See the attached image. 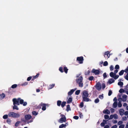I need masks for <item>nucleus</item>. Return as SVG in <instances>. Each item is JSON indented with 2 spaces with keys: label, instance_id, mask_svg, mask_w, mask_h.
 Instances as JSON below:
<instances>
[{
  "label": "nucleus",
  "instance_id": "f8f14e48",
  "mask_svg": "<svg viewBox=\"0 0 128 128\" xmlns=\"http://www.w3.org/2000/svg\"><path fill=\"white\" fill-rule=\"evenodd\" d=\"M92 72L94 73L95 74L97 75L99 74L100 71L98 70L93 69L92 71Z\"/></svg>",
  "mask_w": 128,
  "mask_h": 128
},
{
  "label": "nucleus",
  "instance_id": "052dcab7",
  "mask_svg": "<svg viewBox=\"0 0 128 128\" xmlns=\"http://www.w3.org/2000/svg\"><path fill=\"white\" fill-rule=\"evenodd\" d=\"M124 72L126 73L128 72V67H127V68L125 70Z\"/></svg>",
  "mask_w": 128,
  "mask_h": 128
},
{
  "label": "nucleus",
  "instance_id": "9b49d317",
  "mask_svg": "<svg viewBox=\"0 0 128 128\" xmlns=\"http://www.w3.org/2000/svg\"><path fill=\"white\" fill-rule=\"evenodd\" d=\"M96 89L98 90H101L102 88L101 84L99 82H98L96 85Z\"/></svg>",
  "mask_w": 128,
  "mask_h": 128
},
{
  "label": "nucleus",
  "instance_id": "423d86ee",
  "mask_svg": "<svg viewBox=\"0 0 128 128\" xmlns=\"http://www.w3.org/2000/svg\"><path fill=\"white\" fill-rule=\"evenodd\" d=\"M40 105L42 107V110H46V106H49L48 105V104H44L42 103H41Z\"/></svg>",
  "mask_w": 128,
  "mask_h": 128
},
{
  "label": "nucleus",
  "instance_id": "864d4df0",
  "mask_svg": "<svg viewBox=\"0 0 128 128\" xmlns=\"http://www.w3.org/2000/svg\"><path fill=\"white\" fill-rule=\"evenodd\" d=\"M94 78L93 76H91L89 78V79L90 80H92Z\"/></svg>",
  "mask_w": 128,
  "mask_h": 128
},
{
  "label": "nucleus",
  "instance_id": "1a4fd4ad",
  "mask_svg": "<svg viewBox=\"0 0 128 128\" xmlns=\"http://www.w3.org/2000/svg\"><path fill=\"white\" fill-rule=\"evenodd\" d=\"M77 60L78 62L80 64L82 63V61L83 60V57L82 56L78 57L77 58Z\"/></svg>",
  "mask_w": 128,
  "mask_h": 128
},
{
  "label": "nucleus",
  "instance_id": "5701e85b",
  "mask_svg": "<svg viewBox=\"0 0 128 128\" xmlns=\"http://www.w3.org/2000/svg\"><path fill=\"white\" fill-rule=\"evenodd\" d=\"M13 108L14 110L16 109L17 110H18L19 109L18 106L16 105L15 104L14 105V106L13 107Z\"/></svg>",
  "mask_w": 128,
  "mask_h": 128
},
{
  "label": "nucleus",
  "instance_id": "a18cd8bd",
  "mask_svg": "<svg viewBox=\"0 0 128 128\" xmlns=\"http://www.w3.org/2000/svg\"><path fill=\"white\" fill-rule=\"evenodd\" d=\"M110 70L111 71H112L113 70L114 68L113 66L112 65H111L110 66Z\"/></svg>",
  "mask_w": 128,
  "mask_h": 128
},
{
  "label": "nucleus",
  "instance_id": "4d7b16f0",
  "mask_svg": "<svg viewBox=\"0 0 128 128\" xmlns=\"http://www.w3.org/2000/svg\"><path fill=\"white\" fill-rule=\"evenodd\" d=\"M112 93V92L111 90H110L109 91L108 93V95L109 96H110Z\"/></svg>",
  "mask_w": 128,
  "mask_h": 128
},
{
  "label": "nucleus",
  "instance_id": "72a5a7b5",
  "mask_svg": "<svg viewBox=\"0 0 128 128\" xmlns=\"http://www.w3.org/2000/svg\"><path fill=\"white\" fill-rule=\"evenodd\" d=\"M28 84V82H25L24 83L21 84V85L22 86H26Z\"/></svg>",
  "mask_w": 128,
  "mask_h": 128
},
{
  "label": "nucleus",
  "instance_id": "39448f33",
  "mask_svg": "<svg viewBox=\"0 0 128 128\" xmlns=\"http://www.w3.org/2000/svg\"><path fill=\"white\" fill-rule=\"evenodd\" d=\"M13 102V104H17L18 105H20L19 104V98L18 99L14 98L12 100Z\"/></svg>",
  "mask_w": 128,
  "mask_h": 128
},
{
  "label": "nucleus",
  "instance_id": "680f3d73",
  "mask_svg": "<svg viewBox=\"0 0 128 128\" xmlns=\"http://www.w3.org/2000/svg\"><path fill=\"white\" fill-rule=\"evenodd\" d=\"M117 126L116 125H114V126H112V127L111 128H117Z\"/></svg>",
  "mask_w": 128,
  "mask_h": 128
},
{
  "label": "nucleus",
  "instance_id": "4468645a",
  "mask_svg": "<svg viewBox=\"0 0 128 128\" xmlns=\"http://www.w3.org/2000/svg\"><path fill=\"white\" fill-rule=\"evenodd\" d=\"M76 89V88H75L74 89H72L70 91L68 92V95H71L72 94L73 92Z\"/></svg>",
  "mask_w": 128,
  "mask_h": 128
},
{
  "label": "nucleus",
  "instance_id": "20e7f679",
  "mask_svg": "<svg viewBox=\"0 0 128 128\" xmlns=\"http://www.w3.org/2000/svg\"><path fill=\"white\" fill-rule=\"evenodd\" d=\"M110 75L111 77L114 78L115 79H117L119 77L118 75H116V74L112 72L110 73Z\"/></svg>",
  "mask_w": 128,
  "mask_h": 128
},
{
  "label": "nucleus",
  "instance_id": "412c9836",
  "mask_svg": "<svg viewBox=\"0 0 128 128\" xmlns=\"http://www.w3.org/2000/svg\"><path fill=\"white\" fill-rule=\"evenodd\" d=\"M72 101V98H70L68 99L67 102L69 104L71 103Z\"/></svg>",
  "mask_w": 128,
  "mask_h": 128
},
{
  "label": "nucleus",
  "instance_id": "dca6fc26",
  "mask_svg": "<svg viewBox=\"0 0 128 128\" xmlns=\"http://www.w3.org/2000/svg\"><path fill=\"white\" fill-rule=\"evenodd\" d=\"M32 118V116L30 115H26L25 116L24 118L26 120H28Z\"/></svg>",
  "mask_w": 128,
  "mask_h": 128
},
{
  "label": "nucleus",
  "instance_id": "13d9d810",
  "mask_svg": "<svg viewBox=\"0 0 128 128\" xmlns=\"http://www.w3.org/2000/svg\"><path fill=\"white\" fill-rule=\"evenodd\" d=\"M59 70L62 72H63V71L62 70V67H60L59 68Z\"/></svg>",
  "mask_w": 128,
  "mask_h": 128
},
{
  "label": "nucleus",
  "instance_id": "b1692460",
  "mask_svg": "<svg viewBox=\"0 0 128 128\" xmlns=\"http://www.w3.org/2000/svg\"><path fill=\"white\" fill-rule=\"evenodd\" d=\"M117 104L116 102H115L113 104V107L115 108L117 106Z\"/></svg>",
  "mask_w": 128,
  "mask_h": 128
},
{
  "label": "nucleus",
  "instance_id": "5fc2aeb1",
  "mask_svg": "<svg viewBox=\"0 0 128 128\" xmlns=\"http://www.w3.org/2000/svg\"><path fill=\"white\" fill-rule=\"evenodd\" d=\"M73 118L75 119L78 120V119L79 117L78 116H74Z\"/></svg>",
  "mask_w": 128,
  "mask_h": 128
},
{
  "label": "nucleus",
  "instance_id": "09e8293b",
  "mask_svg": "<svg viewBox=\"0 0 128 128\" xmlns=\"http://www.w3.org/2000/svg\"><path fill=\"white\" fill-rule=\"evenodd\" d=\"M120 68L119 66L118 65H116L115 67V68L116 69H119Z\"/></svg>",
  "mask_w": 128,
  "mask_h": 128
},
{
  "label": "nucleus",
  "instance_id": "9d476101",
  "mask_svg": "<svg viewBox=\"0 0 128 128\" xmlns=\"http://www.w3.org/2000/svg\"><path fill=\"white\" fill-rule=\"evenodd\" d=\"M109 54V52L108 51L104 53V56L106 60L108 59L109 58L110 55Z\"/></svg>",
  "mask_w": 128,
  "mask_h": 128
},
{
  "label": "nucleus",
  "instance_id": "473e14b6",
  "mask_svg": "<svg viewBox=\"0 0 128 128\" xmlns=\"http://www.w3.org/2000/svg\"><path fill=\"white\" fill-rule=\"evenodd\" d=\"M118 85L122 86L123 85V82H118Z\"/></svg>",
  "mask_w": 128,
  "mask_h": 128
},
{
  "label": "nucleus",
  "instance_id": "7ed1b4c3",
  "mask_svg": "<svg viewBox=\"0 0 128 128\" xmlns=\"http://www.w3.org/2000/svg\"><path fill=\"white\" fill-rule=\"evenodd\" d=\"M61 118L58 120V122L60 123H62L63 122H65L66 121V118L65 116L63 114H61Z\"/></svg>",
  "mask_w": 128,
  "mask_h": 128
},
{
  "label": "nucleus",
  "instance_id": "a211bd4d",
  "mask_svg": "<svg viewBox=\"0 0 128 128\" xmlns=\"http://www.w3.org/2000/svg\"><path fill=\"white\" fill-rule=\"evenodd\" d=\"M119 112L121 115H122L124 114V110L122 109H120L119 110Z\"/></svg>",
  "mask_w": 128,
  "mask_h": 128
},
{
  "label": "nucleus",
  "instance_id": "79ce46f5",
  "mask_svg": "<svg viewBox=\"0 0 128 128\" xmlns=\"http://www.w3.org/2000/svg\"><path fill=\"white\" fill-rule=\"evenodd\" d=\"M123 123V122L122 121H119L118 123V125H120L122 124Z\"/></svg>",
  "mask_w": 128,
  "mask_h": 128
},
{
  "label": "nucleus",
  "instance_id": "393cba45",
  "mask_svg": "<svg viewBox=\"0 0 128 128\" xmlns=\"http://www.w3.org/2000/svg\"><path fill=\"white\" fill-rule=\"evenodd\" d=\"M124 72V70H121L120 71V72L119 73V75L120 76H121L123 74Z\"/></svg>",
  "mask_w": 128,
  "mask_h": 128
},
{
  "label": "nucleus",
  "instance_id": "c756f323",
  "mask_svg": "<svg viewBox=\"0 0 128 128\" xmlns=\"http://www.w3.org/2000/svg\"><path fill=\"white\" fill-rule=\"evenodd\" d=\"M127 118L126 116H124L122 117V121H125L126 120Z\"/></svg>",
  "mask_w": 128,
  "mask_h": 128
},
{
  "label": "nucleus",
  "instance_id": "bf43d9fd",
  "mask_svg": "<svg viewBox=\"0 0 128 128\" xmlns=\"http://www.w3.org/2000/svg\"><path fill=\"white\" fill-rule=\"evenodd\" d=\"M110 111L112 113H113L114 111V109L113 108H111L110 109Z\"/></svg>",
  "mask_w": 128,
  "mask_h": 128
},
{
  "label": "nucleus",
  "instance_id": "c03bdc74",
  "mask_svg": "<svg viewBox=\"0 0 128 128\" xmlns=\"http://www.w3.org/2000/svg\"><path fill=\"white\" fill-rule=\"evenodd\" d=\"M61 103V101L60 100L58 101L57 102V105L58 106H60Z\"/></svg>",
  "mask_w": 128,
  "mask_h": 128
},
{
  "label": "nucleus",
  "instance_id": "37998d69",
  "mask_svg": "<svg viewBox=\"0 0 128 128\" xmlns=\"http://www.w3.org/2000/svg\"><path fill=\"white\" fill-rule=\"evenodd\" d=\"M79 84V86L80 87H82L83 86V84L82 82H80V83H78Z\"/></svg>",
  "mask_w": 128,
  "mask_h": 128
},
{
  "label": "nucleus",
  "instance_id": "e2e57ef3",
  "mask_svg": "<svg viewBox=\"0 0 128 128\" xmlns=\"http://www.w3.org/2000/svg\"><path fill=\"white\" fill-rule=\"evenodd\" d=\"M124 114L126 116L128 114V111H126L124 113Z\"/></svg>",
  "mask_w": 128,
  "mask_h": 128
},
{
  "label": "nucleus",
  "instance_id": "a878e982",
  "mask_svg": "<svg viewBox=\"0 0 128 128\" xmlns=\"http://www.w3.org/2000/svg\"><path fill=\"white\" fill-rule=\"evenodd\" d=\"M54 84H52L50 85L49 86V89H51L54 86Z\"/></svg>",
  "mask_w": 128,
  "mask_h": 128
},
{
  "label": "nucleus",
  "instance_id": "8fccbe9b",
  "mask_svg": "<svg viewBox=\"0 0 128 128\" xmlns=\"http://www.w3.org/2000/svg\"><path fill=\"white\" fill-rule=\"evenodd\" d=\"M17 86V84H14L12 85V88H16Z\"/></svg>",
  "mask_w": 128,
  "mask_h": 128
},
{
  "label": "nucleus",
  "instance_id": "338daca9",
  "mask_svg": "<svg viewBox=\"0 0 128 128\" xmlns=\"http://www.w3.org/2000/svg\"><path fill=\"white\" fill-rule=\"evenodd\" d=\"M31 77H28L27 79V80L28 81H30L31 80Z\"/></svg>",
  "mask_w": 128,
  "mask_h": 128
},
{
  "label": "nucleus",
  "instance_id": "4be33fe9",
  "mask_svg": "<svg viewBox=\"0 0 128 128\" xmlns=\"http://www.w3.org/2000/svg\"><path fill=\"white\" fill-rule=\"evenodd\" d=\"M5 97V95L4 94H2L1 95L0 94V99L2 100Z\"/></svg>",
  "mask_w": 128,
  "mask_h": 128
},
{
  "label": "nucleus",
  "instance_id": "2eb2a0df",
  "mask_svg": "<svg viewBox=\"0 0 128 128\" xmlns=\"http://www.w3.org/2000/svg\"><path fill=\"white\" fill-rule=\"evenodd\" d=\"M14 112H11L9 113L8 114V116L14 118Z\"/></svg>",
  "mask_w": 128,
  "mask_h": 128
},
{
  "label": "nucleus",
  "instance_id": "49530a36",
  "mask_svg": "<svg viewBox=\"0 0 128 128\" xmlns=\"http://www.w3.org/2000/svg\"><path fill=\"white\" fill-rule=\"evenodd\" d=\"M104 118L105 119H108L109 118V116L107 115H105L104 116Z\"/></svg>",
  "mask_w": 128,
  "mask_h": 128
},
{
  "label": "nucleus",
  "instance_id": "69168bd1",
  "mask_svg": "<svg viewBox=\"0 0 128 128\" xmlns=\"http://www.w3.org/2000/svg\"><path fill=\"white\" fill-rule=\"evenodd\" d=\"M80 106L82 108L83 106V102H82L80 104Z\"/></svg>",
  "mask_w": 128,
  "mask_h": 128
},
{
  "label": "nucleus",
  "instance_id": "ddd939ff",
  "mask_svg": "<svg viewBox=\"0 0 128 128\" xmlns=\"http://www.w3.org/2000/svg\"><path fill=\"white\" fill-rule=\"evenodd\" d=\"M82 78L81 76H80L78 78L76 79V82L78 83H80L82 82Z\"/></svg>",
  "mask_w": 128,
  "mask_h": 128
},
{
  "label": "nucleus",
  "instance_id": "7c9ffc66",
  "mask_svg": "<svg viewBox=\"0 0 128 128\" xmlns=\"http://www.w3.org/2000/svg\"><path fill=\"white\" fill-rule=\"evenodd\" d=\"M8 114H5L3 116V118L4 119H6L8 117Z\"/></svg>",
  "mask_w": 128,
  "mask_h": 128
},
{
  "label": "nucleus",
  "instance_id": "3c124183",
  "mask_svg": "<svg viewBox=\"0 0 128 128\" xmlns=\"http://www.w3.org/2000/svg\"><path fill=\"white\" fill-rule=\"evenodd\" d=\"M20 123V122L19 121H18V122H16V123L15 124V126H18Z\"/></svg>",
  "mask_w": 128,
  "mask_h": 128
},
{
  "label": "nucleus",
  "instance_id": "774afa93",
  "mask_svg": "<svg viewBox=\"0 0 128 128\" xmlns=\"http://www.w3.org/2000/svg\"><path fill=\"white\" fill-rule=\"evenodd\" d=\"M104 128H109V126L108 125H106L104 127Z\"/></svg>",
  "mask_w": 128,
  "mask_h": 128
},
{
  "label": "nucleus",
  "instance_id": "f704fd0d",
  "mask_svg": "<svg viewBox=\"0 0 128 128\" xmlns=\"http://www.w3.org/2000/svg\"><path fill=\"white\" fill-rule=\"evenodd\" d=\"M64 70L66 74L67 73V71L68 70V69H67V68L66 67H65L64 68Z\"/></svg>",
  "mask_w": 128,
  "mask_h": 128
},
{
  "label": "nucleus",
  "instance_id": "6e6d98bb",
  "mask_svg": "<svg viewBox=\"0 0 128 128\" xmlns=\"http://www.w3.org/2000/svg\"><path fill=\"white\" fill-rule=\"evenodd\" d=\"M127 80H128V73L127 74L126 76L124 77Z\"/></svg>",
  "mask_w": 128,
  "mask_h": 128
},
{
  "label": "nucleus",
  "instance_id": "f257e3e1",
  "mask_svg": "<svg viewBox=\"0 0 128 128\" xmlns=\"http://www.w3.org/2000/svg\"><path fill=\"white\" fill-rule=\"evenodd\" d=\"M88 96V94L87 91L84 90L83 92L82 97L84 101L88 102L89 101V99L87 98Z\"/></svg>",
  "mask_w": 128,
  "mask_h": 128
},
{
  "label": "nucleus",
  "instance_id": "cd10ccee",
  "mask_svg": "<svg viewBox=\"0 0 128 128\" xmlns=\"http://www.w3.org/2000/svg\"><path fill=\"white\" fill-rule=\"evenodd\" d=\"M80 90H76L75 92V94L76 95H78L80 93Z\"/></svg>",
  "mask_w": 128,
  "mask_h": 128
},
{
  "label": "nucleus",
  "instance_id": "f3484780",
  "mask_svg": "<svg viewBox=\"0 0 128 128\" xmlns=\"http://www.w3.org/2000/svg\"><path fill=\"white\" fill-rule=\"evenodd\" d=\"M20 116V114L19 113H16L14 112V118H18Z\"/></svg>",
  "mask_w": 128,
  "mask_h": 128
},
{
  "label": "nucleus",
  "instance_id": "2f4dec72",
  "mask_svg": "<svg viewBox=\"0 0 128 128\" xmlns=\"http://www.w3.org/2000/svg\"><path fill=\"white\" fill-rule=\"evenodd\" d=\"M39 74H38L36 76H33V77H34L33 79L34 80V79L38 78V77L39 76Z\"/></svg>",
  "mask_w": 128,
  "mask_h": 128
},
{
  "label": "nucleus",
  "instance_id": "e433bc0d",
  "mask_svg": "<svg viewBox=\"0 0 128 128\" xmlns=\"http://www.w3.org/2000/svg\"><path fill=\"white\" fill-rule=\"evenodd\" d=\"M108 63L107 61H106L104 62V64H103V65L104 66H108Z\"/></svg>",
  "mask_w": 128,
  "mask_h": 128
},
{
  "label": "nucleus",
  "instance_id": "6ab92c4d",
  "mask_svg": "<svg viewBox=\"0 0 128 128\" xmlns=\"http://www.w3.org/2000/svg\"><path fill=\"white\" fill-rule=\"evenodd\" d=\"M103 112L105 114H109L110 113V112L108 110L106 109L104 110Z\"/></svg>",
  "mask_w": 128,
  "mask_h": 128
},
{
  "label": "nucleus",
  "instance_id": "bb28decb",
  "mask_svg": "<svg viewBox=\"0 0 128 128\" xmlns=\"http://www.w3.org/2000/svg\"><path fill=\"white\" fill-rule=\"evenodd\" d=\"M66 125L64 124H62L59 126V128H62L64 127H66Z\"/></svg>",
  "mask_w": 128,
  "mask_h": 128
},
{
  "label": "nucleus",
  "instance_id": "603ef678",
  "mask_svg": "<svg viewBox=\"0 0 128 128\" xmlns=\"http://www.w3.org/2000/svg\"><path fill=\"white\" fill-rule=\"evenodd\" d=\"M99 99L97 98L95 100L94 102L96 103H98L99 102Z\"/></svg>",
  "mask_w": 128,
  "mask_h": 128
},
{
  "label": "nucleus",
  "instance_id": "a19ab883",
  "mask_svg": "<svg viewBox=\"0 0 128 128\" xmlns=\"http://www.w3.org/2000/svg\"><path fill=\"white\" fill-rule=\"evenodd\" d=\"M119 102L118 104V106L119 107H120L122 106V104L121 103V101L120 100V101H119Z\"/></svg>",
  "mask_w": 128,
  "mask_h": 128
},
{
  "label": "nucleus",
  "instance_id": "0eeeda50",
  "mask_svg": "<svg viewBox=\"0 0 128 128\" xmlns=\"http://www.w3.org/2000/svg\"><path fill=\"white\" fill-rule=\"evenodd\" d=\"M113 118H114L115 119H117L118 118V116L116 114L111 115L110 116L109 119L111 120Z\"/></svg>",
  "mask_w": 128,
  "mask_h": 128
},
{
  "label": "nucleus",
  "instance_id": "de8ad7c7",
  "mask_svg": "<svg viewBox=\"0 0 128 128\" xmlns=\"http://www.w3.org/2000/svg\"><path fill=\"white\" fill-rule=\"evenodd\" d=\"M32 114L33 115L36 116L37 115L38 113L36 111H34L32 112Z\"/></svg>",
  "mask_w": 128,
  "mask_h": 128
},
{
  "label": "nucleus",
  "instance_id": "ea45409f",
  "mask_svg": "<svg viewBox=\"0 0 128 128\" xmlns=\"http://www.w3.org/2000/svg\"><path fill=\"white\" fill-rule=\"evenodd\" d=\"M99 98L101 99H103L104 98L103 94H102V95H100L99 96Z\"/></svg>",
  "mask_w": 128,
  "mask_h": 128
},
{
  "label": "nucleus",
  "instance_id": "aec40b11",
  "mask_svg": "<svg viewBox=\"0 0 128 128\" xmlns=\"http://www.w3.org/2000/svg\"><path fill=\"white\" fill-rule=\"evenodd\" d=\"M114 80L113 79L111 78L109 80L108 82V83L110 84H111L114 82Z\"/></svg>",
  "mask_w": 128,
  "mask_h": 128
},
{
  "label": "nucleus",
  "instance_id": "0e129e2a",
  "mask_svg": "<svg viewBox=\"0 0 128 128\" xmlns=\"http://www.w3.org/2000/svg\"><path fill=\"white\" fill-rule=\"evenodd\" d=\"M117 121L116 120H114L113 121V123L114 124H116L117 123Z\"/></svg>",
  "mask_w": 128,
  "mask_h": 128
},
{
  "label": "nucleus",
  "instance_id": "58836bf2",
  "mask_svg": "<svg viewBox=\"0 0 128 128\" xmlns=\"http://www.w3.org/2000/svg\"><path fill=\"white\" fill-rule=\"evenodd\" d=\"M125 126V125L124 124H122L120 125L119 128H124Z\"/></svg>",
  "mask_w": 128,
  "mask_h": 128
},
{
  "label": "nucleus",
  "instance_id": "4c0bfd02",
  "mask_svg": "<svg viewBox=\"0 0 128 128\" xmlns=\"http://www.w3.org/2000/svg\"><path fill=\"white\" fill-rule=\"evenodd\" d=\"M124 92V90L122 88L120 89V90H119V92L120 93Z\"/></svg>",
  "mask_w": 128,
  "mask_h": 128
},
{
  "label": "nucleus",
  "instance_id": "c85d7f7f",
  "mask_svg": "<svg viewBox=\"0 0 128 128\" xmlns=\"http://www.w3.org/2000/svg\"><path fill=\"white\" fill-rule=\"evenodd\" d=\"M66 103V102H62V104H61V106L63 107H64Z\"/></svg>",
  "mask_w": 128,
  "mask_h": 128
},
{
  "label": "nucleus",
  "instance_id": "c9c22d12",
  "mask_svg": "<svg viewBox=\"0 0 128 128\" xmlns=\"http://www.w3.org/2000/svg\"><path fill=\"white\" fill-rule=\"evenodd\" d=\"M66 110L68 111L69 110H70V106L69 104L67 105V108L66 109Z\"/></svg>",
  "mask_w": 128,
  "mask_h": 128
},
{
  "label": "nucleus",
  "instance_id": "6e6552de",
  "mask_svg": "<svg viewBox=\"0 0 128 128\" xmlns=\"http://www.w3.org/2000/svg\"><path fill=\"white\" fill-rule=\"evenodd\" d=\"M19 104H22L24 106H25L26 105L27 103L26 102H24V100H23L21 99L20 98H19Z\"/></svg>",
  "mask_w": 128,
  "mask_h": 128
},
{
  "label": "nucleus",
  "instance_id": "f03ea898",
  "mask_svg": "<svg viewBox=\"0 0 128 128\" xmlns=\"http://www.w3.org/2000/svg\"><path fill=\"white\" fill-rule=\"evenodd\" d=\"M127 96L125 94H123L122 95V98L120 97L118 99V101H120L121 100H122L123 102H126L127 100Z\"/></svg>",
  "mask_w": 128,
  "mask_h": 128
}]
</instances>
